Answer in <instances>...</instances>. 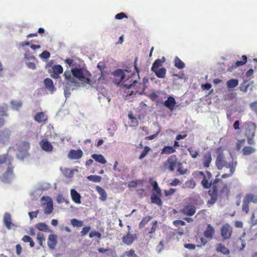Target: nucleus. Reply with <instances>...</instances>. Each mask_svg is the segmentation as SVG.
<instances>
[{
    "instance_id": "f257e3e1",
    "label": "nucleus",
    "mask_w": 257,
    "mask_h": 257,
    "mask_svg": "<svg viewBox=\"0 0 257 257\" xmlns=\"http://www.w3.org/2000/svg\"><path fill=\"white\" fill-rule=\"evenodd\" d=\"M96 81H67L64 88V94L66 99L71 94V91L79 88L88 89L90 87H95L94 85Z\"/></svg>"
},
{
    "instance_id": "f03ea898",
    "label": "nucleus",
    "mask_w": 257,
    "mask_h": 257,
    "mask_svg": "<svg viewBox=\"0 0 257 257\" xmlns=\"http://www.w3.org/2000/svg\"><path fill=\"white\" fill-rule=\"evenodd\" d=\"M5 163L8 166L6 171L3 174L1 181L6 184H10L15 178L13 172L14 166L12 165L11 159L8 154L0 156V164Z\"/></svg>"
},
{
    "instance_id": "7ed1b4c3",
    "label": "nucleus",
    "mask_w": 257,
    "mask_h": 257,
    "mask_svg": "<svg viewBox=\"0 0 257 257\" xmlns=\"http://www.w3.org/2000/svg\"><path fill=\"white\" fill-rule=\"evenodd\" d=\"M71 72L73 76L79 80H91L90 78L91 74L85 66H79L72 68Z\"/></svg>"
},
{
    "instance_id": "20e7f679",
    "label": "nucleus",
    "mask_w": 257,
    "mask_h": 257,
    "mask_svg": "<svg viewBox=\"0 0 257 257\" xmlns=\"http://www.w3.org/2000/svg\"><path fill=\"white\" fill-rule=\"evenodd\" d=\"M248 127L245 131V135L247 138V142L249 144H253V137L256 130V125L254 123L249 122L248 123Z\"/></svg>"
},
{
    "instance_id": "39448f33",
    "label": "nucleus",
    "mask_w": 257,
    "mask_h": 257,
    "mask_svg": "<svg viewBox=\"0 0 257 257\" xmlns=\"http://www.w3.org/2000/svg\"><path fill=\"white\" fill-rule=\"evenodd\" d=\"M128 231L127 234L122 237V242L127 245H131L134 241L137 239V235L136 234H131L130 232L131 226L127 225Z\"/></svg>"
},
{
    "instance_id": "423d86ee",
    "label": "nucleus",
    "mask_w": 257,
    "mask_h": 257,
    "mask_svg": "<svg viewBox=\"0 0 257 257\" xmlns=\"http://www.w3.org/2000/svg\"><path fill=\"white\" fill-rule=\"evenodd\" d=\"M12 135V131L5 127L0 130V143L5 144L8 141Z\"/></svg>"
},
{
    "instance_id": "0eeeda50",
    "label": "nucleus",
    "mask_w": 257,
    "mask_h": 257,
    "mask_svg": "<svg viewBox=\"0 0 257 257\" xmlns=\"http://www.w3.org/2000/svg\"><path fill=\"white\" fill-rule=\"evenodd\" d=\"M24 149L20 148L18 150L19 153L17 155V158L20 160L23 161L25 157L26 156L27 152L30 148L29 143L24 142L22 143Z\"/></svg>"
},
{
    "instance_id": "6e6552de",
    "label": "nucleus",
    "mask_w": 257,
    "mask_h": 257,
    "mask_svg": "<svg viewBox=\"0 0 257 257\" xmlns=\"http://www.w3.org/2000/svg\"><path fill=\"white\" fill-rule=\"evenodd\" d=\"M176 103L175 99L172 96H168L167 99L162 102L163 105L171 111H173L175 109Z\"/></svg>"
},
{
    "instance_id": "1a4fd4ad",
    "label": "nucleus",
    "mask_w": 257,
    "mask_h": 257,
    "mask_svg": "<svg viewBox=\"0 0 257 257\" xmlns=\"http://www.w3.org/2000/svg\"><path fill=\"white\" fill-rule=\"evenodd\" d=\"M232 233V228L228 224L223 225L221 229V234L224 239H229Z\"/></svg>"
},
{
    "instance_id": "9d476101",
    "label": "nucleus",
    "mask_w": 257,
    "mask_h": 257,
    "mask_svg": "<svg viewBox=\"0 0 257 257\" xmlns=\"http://www.w3.org/2000/svg\"><path fill=\"white\" fill-rule=\"evenodd\" d=\"M177 158L175 155L171 156L164 163V166H166L169 165L168 168L171 172H173L176 165Z\"/></svg>"
},
{
    "instance_id": "9b49d317",
    "label": "nucleus",
    "mask_w": 257,
    "mask_h": 257,
    "mask_svg": "<svg viewBox=\"0 0 257 257\" xmlns=\"http://www.w3.org/2000/svg\"><path fill=\"white\" fill-rule=\"evenodd\" d=\"M161 196L162 191H160V193H159V192H153L150 198L151 202L161 206L163 204L162 200L161 199Z\"/></svg>"
},
{
    "instance_id": "f8f14e48",
    "label": "nucleus",
    "mask_w": 257,
    "mask_h": 257,
    "mask_svg": "<svg viewBox=\"0 0 257 257\" xmlns=\"http://www.w3.org/2000/svg\"><path fill=\"white\" fill-rule=\"evenodd\" d=\"M42 207L44 209L45 214H50L54 209L52 199L49 197L47 200V202L43 203Z\"/></svg>"
},
{
    "instance_id": "ddd939ff",
    "label": "nucleus",
    "mask_w": 257,
    "mask_h": 257,
    "mask_svg": "<svg viewBox=\"0 0 257 257\" xmlns=\"http://www.w3.org/2000/svg\"><path fill=\"white\" fill-rule=\"evenodd\" d=\"M58 236L56 234H51L49 235L48 238L47 245L49 248L53 250L57 244Z\"/></svg>"
},
{
    "instance_id": "4468645a",
    "label": "nucleus",
    "mask_w": 257,
    "mask_h": 257,
    "mask_svg": "<svg viewBox=\"0 0 257 257\" xmlns=\"http://www.w3.org/2000/svg\"><path fill=\"white\" fill-rule=\"evenodd\" d=\"M83 153L80 149L77 150H71L68 154V158L71 160H76L81 158L83 156Z\"/></svg>"
},
{
    "instance_id": "2eb2a0df",
    "label": "nucleus",
    "mask_w": 257,
    "mask_h": 257,
    "mask_svg": "<svg viewBox=\"0 0 257 257\" xmlns=\"http://www.w3.org/2000/svg\"><path fill=\"white\" fill-rule=\"evenodd\" d=\"M226 161L224 159V155L222 153H219L217 157L215 164L218 170H221L223 167H224L226 163Z\"/></svg>"
},
{
    "instance_id": "dca6fc26",
    "label": "nucleus",
    "mask_w": 257,
    "mask_h": 257,
    "mask_svg": "<svg viewBox=\"0 0 257 257\" xmlns=\"http://www.w3.org/2000/svg\"><path fill=\"white\" fill-rule=\"evenodd\" d=\"M63 69L61 65H55L52 67L51 76L54 79H57L59 77V75L63 73Z\"/></svg>"
},
{
    "instance_id": "f3484780",
    "label": "nucleus",
    "mask_w": 257,
    "mask_h": 257,
    "mask_svg": "<svg viewBox=\"0 0 257 257\" xmlns=\"http://www.w3.org/2000/svg\"><path fill=\"white\" fill-rule=\"evenodd\" d=\"M40 145L42 149L45 152H52L53 149L52 145L47 140H42L40 142Z\"/></svg>"
},
{
    "instance_id": "a211bd4d",
    "label": "nucleus",
    "mask_w": 257,
    "mask_h": 257,
    "mask_svg": "<svg viewBox=\"0 0 257 257\" xmlns=\"http://www.w3.org/2000/svg\"><path fill=\"white\" fill-rule=\"evenodd\" d=\"M126 72L128 73V71L126 70L117 69L115 70L112 74L116 79H118L119 80H123L125 78Z\"/></svg>"
},
{
    "instance_id": "6ab92c4d",
    "label": "nucleus",
    "mask_w": 257,
    "mask_h": 257,
    "mask_svg": "<svg viewBox=\"0 0 257 257\" xmlns=\"http://www.w3.org/2000/svg\"><path fill=\"white\" fill-rule=\"evenodd\" d=\"M241 58L242 60L237 61L231 66L229 67L228 68V71H232L235 68L245 64L247 62V56L246 55H242Z\"/></svg>"
},
{
    "instance_id": "aec40b11",
    "label": "nucleus",
    "mask_w": 257,
    "mask_h": 257,
    "mask_svg": "<svg viewBox=\"0 0 257 257\" xmlns=\"http://www.w3.org/2000/svg\"><path fill=\"white\" fill-rule=\"evenodd\" d=\"M196 212L195 206L192 205H188L184 207L182 210L184 214L188 216H192Z\"/></svg>"
},
{
    "instance_id": "412c9836",
    "label": "nucleus",
    "mask_w": 257,
    "mask_h": 257,
    "mask_svg": "<svg viewBox=\"0 0 257 257\" xmlns=\"http://www.w3.org/2000/svg\"><path fill=\"white\" fill-rule=\"evenodd\" d=\"M71 197L72 200L77 204L81 203V195L74 189H71L70 190Z\"/></svg>"
},
{
    "instance_id": "4be33fe9",
    "label": "nucleus",
    "mask_w": 257,
    "mask_h": 257,
    "mask_svg": "<svg viewBox=\"0 0 257 257\" xmlns=\"http://www.w3.org/2000/svg\"><path fill=\"white\" fill-rule=\"evenodd\" d=\"M35 227L40 231L52 232V230L50 229L49 226L44 222H39L36 224Z\"/></svg>"
},
{
    "instance_id": "5701e85b",
    "label": "nucleus",
    "mask_w": 257,
    "mask_h": 257,
    "mask_svg": "<svg viewBox=\"0 0 257 257\" xmlns=\"http://www.w3.org/2000/svg\"><path fill=\"white\" fill-rule=\"evenodd\" d=\"M214 233V227L210 224H208L206 230L204 231V236L206 238H212Z\"/></svg>"
},
{
    "instance_id": "b1692460",
    "label": "nucleus",
    "mask_w": 257,
    "mask_h": 257,
    "mask_svg": "<svg viewBox=\"0 0 257 257\" xmlns=\"http://www.w3.org/2000/svg\"><path fill=\"white\" fill-rule=\"evenodd\" d=\"M4 223L8 229L11 228V225L12 224L11 215L9 213H5L4 216Z\"/></svg>"
},
{
    "instance_id": "393cba45",
    "label": "nucleus",
    "mask_w": 257,
    "mask_h": 257,
    "mask_svg": "<svg viewBox=\"0 0 257 257\" xmlns=\"http://www.w3.org/2000/svg\"><path fill=\"white\" fill-rule=\"evenodd\" d=\"M96 190L99 194L100 195L99 199L102 201H104L107 199V194L106 191L102 187L100 186H96Z\"/></svg>"
},
{
    "instance_id": "a878e982",
    "label": "nucleus",
    "mask_w": 257,
    "mask_h": 257,
    "mask_svg": "<svg viewBox=\"0 0 257 257\" xmlns=\"http://www.w3.org/2000/svg\"><path fill=\"white\" fill-rule=\"evenodd\" d=\"M91 157L96 162L104 164L106 163V160L102 154H93L91 155Z\"/></svg>"
},
{
    "instance_id": "bb28decb",
    "label": "nucleus",
    "mask_w": 257,
    "mask_h": 257,
    "mask_svg": "<svg viewBox=\"0 0 257 257\" xmlns=\"http://www.w3.org/2000/svg\"><path fill=\"white\" fill-rule=\"evenodd\" d=\"M174 63V66L179 69H182L185 67V64L178 56L175 57Z\"/></svg>"
},
{
    "instance_id": "cd10ccee",
    "label": "nucleus",
    "mask_w": 257,
    "mask_h": 257,
    "mask_svg": "<svg viewBox=\"0 0 257 257\" xmlns=\"http://www.w3.org/2000/svg\"><path fill=\"white\" fill-rule=\"evenodd\" d=\"M115 83V84L117 86L120 87H123L127 89H129L134 86L138 82V81H133V83H132L131 84H124V82L125 81H114Z\"/></svg>"
},
{
    "instance_id": "c85d7f7f",
    "label": "nucleus",
    "mask_w": 257,
    "mask_h": 257,
    "mask_svg": "<svg viewBox=\"0 0 257 257\" xmlns=\"http://www.w3.org/2000/svg\"><path fill=\"white\" fill-rule=\"evenodd\" d=\"M203 166L205 168H208L211 163L212 158L210 153L205 154L203 156Z\"/></svg>"
},
{
    "instance_id": "c756f323",
    "label": "nucleus",
    "mask_w": 257,
    "mask_h": 257,
    "mask_svg": "<svg viewBox=\"0 0 257 257\" xmlns=\"http://www.w3.org/2000/svg\"><path fill=\"white\" fill-rule=\"evenodd\" d=\"M176 152L173 147L165 146L161 150V154H171Z\"/></svg>"
},
{
    "instance_id": "7c9ffc66",
    "label": "nucleus",
    "mask_w": 257,
    "mask_h": 257,
    "mask_svg": "<svg viewBox=\"0 0 257 257\" xmlns=\"http://www.w3.org/2000/svg\"><path fill=\"white\" fill-rule=\"evenodd\" d=\"M149 182L152 186L153 192H159V193H160V191H162L156 181H154L152 178H150L149 179Z\"/></svg>"
},
{
    "instance_id": "2f4dec72",
    "label": "nucleus",
    "mask_w": 257,
    "mask_h": 257,
    "mask_svg": "<svg viewBox=\"0 0 257 257\" xmlns=\"http://www.w3.org/2000/svg\"><path fill=\"white\" fill-rule=\"evenodd\" d=\"M253 81H243L239 86L240 90L244 92H246L250 85L253 84Z\"/></svg>"
},
{
    "instance_id": "473e14b6",
    "label": "nucleus",
    "mask_w": 257,
    "mask_h": 257,
    "mask_svg": "<svg viewBox=\"0 0 257 257\" xmlns=\"http://www.w3.org/2000/svg\"><path fill=\"white\" fill-rule=\"evenodd\" d=\"M153 71H154L157 77L160 78H163L165 77L166 73V70L164 68L157 69L153 70Z\"/></svg>"
},
{
    "instance_id": "72a5a7b5",
    "label": "nucleus",
    "mask_w": 257,
    "mask_h": 257,
    "mask_svg": "<svg viewBox=\"0 0 257 257\" xmlns=\"http://www.w3.org/2000/svg\"><path fill=\"white\" fill-rule=\"evenodd\" d=\"M216 250L224 254H228L230 253L229 250L222 244H218L217 246Z\"/></svg>"
},
{
    "instance_id": "f704fd0d",
    "label": "nucleus",
    "mask_w": 257,
    "mask_h": 257,
    "mask_svg": "<svg viewBox=\"0 0 257 257\" xmlns=\"http://www.w3.org/2000/svg\"><path fill=\"white\" fill-rule=\"evenodd\" d=\"M46 88L51 93H53L55 89L53 84V81H43Z\"/></svg>"
},
{
    "instance_id": "c9c22d12",
    "label": "nucleus",
    "mask_w": 257,
    "mask_h": 257,
    "mask_svg": "<svg viewBox=\"0 0 257 257\" xmlns=\"http://www.w3.org/2000/svg\"><path fill=\"white\" fill-rule=\"evenodd\" d=\"M97 67L100 71L101 76L105 75L107 72L105 70L106 67L104 62H99L97 65Z\"/></svg>"
},
{
    "instance_id": "e433bc0d",
    "label": "nucleus",
    "mask_w": 257,
    "mask_h": 257,
    "mask_svg": "<svg viewBox=\"0 0 257 257\" xmlns=\"http://www.w3.org/2000/svg\"><path fill=\"white\" fill-rule=\"evenodd\" d=\"M255 149L250 146H245L242 149L243 154L244 155H249L255 152Z\"/></svg>"
},
{
    "instance_id": "4c0bfd02",
    "label": "nucleus",
    "mask_w": 257,
    "mask_h": 257,
    "mask_svg": "<svg viewBox=\"0 0 257 257\" xmlns=\"http://www.w3.org/2000/svg\"><path fill=\"white\" fill-rule=\"evenodd\" d=\"M201 183L203 188L206 189H209L212 185V182H209L208 179L206 178V177H204V178H203Z\"/></svg>"
},
{
    "instance_id": "58836bf2",
    "label": "nucleus",
    "mask_w": 257,
    "mask_h": 257,
    "mask_svg": "<svg viewBox=\"0 0 257 257\" xmlns=\"http://www.w3.org/2000/svg\"><path fill=\"white\" fill-rule=\"evenodd\" d=\"M87 179L89 181L94 183H99L101 181L102 178L99 176L90 175L87 177Z\"/></svg>"
},
{
    "instance_id": "ea45409f",
    "label": "nucleus",
    "mask_w": 257,
    "mask_h": 257,
    "mask_svg": "<svg viewBox=\"0 0 257 257\" xmlns=\"http://www.w3.org/2000/svg\"><path fill=\"white\" fill-rule=\"evenodd\" d=\"M71 224L73 227H81L83 225V222L82 220H79L76 218L72 219L70 220Z\"/></svg>"
},
{
    "instance_id": "a19ab883",
    "label": "nucleus",
    "mask_w": 257,
    "mask_h": 257,
    "mask_svg": "<svg viewBox=\"0 0 257 257\" xmlns=\"http://www.w3.org/2000/svg\"><path fill=\"white\" fill-rule=\"evenodd\" d=\"M45 116V114L43 112H38L36 113L34 116V119L38 123H41L43 119Z\"/></svg>"
},
{
    "instance_id": "79ce46f5",
    "label": "nucleus",
    "mask_w": 257,
    "mask_h": 257,
    "mask_svg": "<svg viewBox=\"0 0 257 257\" xmlns=\"http://www.w3.org/2000/svg\"><path fill=\"white\" fill-rule=\"evenodd\" d=\"M150 150H151V148L149 147H148L147 146H145L144 148L143 151H142L141 155H140V156L139 157V159L140 160H142L144 158H145L147 156L148 153H149V152Z\"/></svg>"
},
{
    "instance_id": "37998d69",
    "label": "nucleus",
    "mask_w": 257,
    "mask_h": 257,
    "mask_svg": "<svg viewBox=\"0 0 257 257\" xmlns=\"http://www.w3.org/2000/svg\"><path fill=\"white\" fill-rule=\"evenodd\" d=\"M12 108L16 110H18L21 107L22 103L21 101H17L15 100H12L11 101Z\"/></svg>"
},
{
    "instance_id": "c03bdc74",
    "label": "nucleus",
    "mask_w": 257,
    "mask_h": 257,
    "mask_svg": "<svg viewBox=\"0 0 257 257\" xmlns=\"http://www.w3.org/2000/svg\"><path fill=\"white\" fill-rule=\"evenodd\" d=\"M164 61H162L161 59H157L155 61V62L153 64V66L152 67V70H154L155 69H158L159 67L162 66Z\"/></svg>"
},
{
    "instance_id": "a18cd8bd",
    "label": "nucleus",
    "mask_w": 257,
    "mask_h": 257,
    "mask_svg": "<svg viewBox=\"0 0 257 257\" xmlns=\"http://www.w3.org/2000/svg\"><path fill=\"white\" fill-rule=\"evenodd\" d=\"M195 185H196L195 182L193 180H189V181H187V182H186L185 184H183V188L187 187L188 188L193 189L195 187Z\"/></svg>"
},
{
    "instance_id": "49530a36",
    "label": "nucleus",
    "mask_w": 257,
    "mask_h": 257,
    "mask_svg": "<svg viewBox=\"0 0 257 257\" xmlns=\"http://www.w3.org/2000/svg\"><path fill=\"white\" fill-rule=\"evenodd\" d=\"M151 219V217L150 216L145 217L139 224L140 228H143L145 224H146Z\"/></svg>"
},
{
    "instance_id": "de8ad7c7",
    "label": "nucleus",
    "mask_w": 257,
    "mask_h": 257,
    "mask_svg": "<svg viewBox=\"0 0 257 257\" xmlns=\"http://www.w3.org/2000/svg\"><path fill=\"white\" fill-rule=\"evenodd\" d=\"M8 107L6 104H3L0 106V115L2 116H7V111Z\"/></svg>"
},
{
    "instance_id": "09e8293b",
    "label": "nucleus",
    "mask_w": 257,
    "mask_h": 257,
    "mask_svg": "<svg viewBox=\"0 0 257 257\" xmlns=\"http://www.w3.org/2000/svg\"><path fill=\"white\" fill-rule=\"evenodd\" d=\"M63 173L66 177L70 178L73 177L74 170L68 168H65Z\"/></svg>"
},
{
    "instance_id": "8fccbe9b",
    "label": "nucleus",
    "mask_w": 257,
    "mask_h": 257,
    "mask_svg": "<svg viewBox=\"0 0 257 257\" xmlns=\"http://www.w3.org/2000/svg\"><path fill=\"white\" fill-rule=\"evenodd\" d=\"M253 194L250 193L247 194L244 197L243 201L249 204L251 202H253Z\"/></svg>"
},
{
    "instance_id": "3c124183",
    "label": "nucleus",
    "mask_w": 257,
    "mask_h": 257,
    "mask_svg": "<svg viewBox=\"0 0 257 257\" xmlns=\"http://www.w3.org/2000/svg\"><path fill=\"white\" fill-rule=\"evenodd\" d=\"M188 151L189 152V153L190 155L191 156V157L194 159L196 158L199 154L198 151H193V150L192 148H188Z\"/></svg>"
},
{
    "instance_id": "603ef678",
    "label": "nucleus",
    "mask_w": 257,
    "mask_h": 257,
    "mask_svg": "<svg viewBox=\"0 0 257 257\" xmlns=\"http://www.w3.org/2000/svg\"><path fill=\"white\" fill-rule=\"evenodd\" d=\"M91 227L90 226H87L84 227L81 231L80 232L82 236H84L90 231Z\"/></svg>"
},
{
    "instance_id": "864d4df0",
    "label": "nucleus",
    "mask_w": 257,
    "mask_h": 257,
    "mask_svg": "<svg viewBox=\"0 0 257 257\" xmlns=\"http://www.w3.org/2000/svg\"><path fill=\"white\" fill-rule=\"evenodd\" d=\"M37 240L38 241V242H39V244L41 246H43V240H45V239L44 237V235L43 234L40 233H38L37 234Z\"/></svg>"
},
{
    "instance_id": "5fc2aeb1",
    "label": "nucleus",
    "mask_w": 257,
    "mask_h": 257,
    "mask_svg": "<svg viewBox=\"0 0 257 257\" xmlns=\"http://www.w3.org/2000/svg\"><path fill=\"white\" fill-rule=\"evenodd\" d=\"M182 163H179L178 164V169L177 171L179 173L180 175H184L186 174L187 172L188 171L187 169H185V170H183L182 169Z\"/></svg>"
},
{
    "instance_id": "6e6d98bb",
    "label": "nucleus",
    "mask_w": 257,
    "mask_h": 257,
    "mask_svg": "<svg viewBox=\"0 0 257 257\" xmlns=\"http://www.w3.org/2000/svg\"><path fill=\"white\" fill-rule=\"evenodd\" d=\"M178 78L186 80L188 79V76L183 71L180 72L178 74L175 75Z\"/></svg>"
},
{
    "instance_id": "4d7b16f0",
    "label": "nucleus",
    "mask_w": 257,
    "mask_h": 257,
    "mask_svg": "<svg viewBox=\"0 0 257 257\" xmlns=\"http://www.w3.org/2000/svg\"><path fill=\"white\" fill-rule=\"evenodd\" d=\"M227 86L229 88H233L238 84V81H227Z\"/></svg>"
},
{
    "instance_id": "13d9d810",
    "label": "nucleus",
    "mask_w": 257,
    "mask_h": 257,
    "mask_svg": "<svg viewBox=\"0 0 257 257\" xmlns=\"http://www.w3.org/2000/svg\"><path fill=\"white\" fill-rule=\"evenodd\" d=\"M161 131V127L159 126V130L156 133V134H153L152 135H150L147 137H146V139L148 140H152L154 139L155 138L157 137V136L159 134V133Z\"/></svg>"
},
{
    "instance_id": "bf43d9fd",
    "label": "nucleus",
    "mask_w": 257,
    "mask_h": 257,
    "mask_svg": "<svg viewBox=\"0 0 257 257\" xmlns=\"http://www.w3.org/2000/svg\"><path fill=\"white\" fill-rule=\"evenodd\" d=\"M39 210H37L35 211L29 212L28 213V215L30 217V220H32L34 218H36L38 214H39Z\"/></svg>"
},
{
    "instance_id": "052dcab7",
    "label": "nucleus",
    "mask_w": 257,
    "mask_h": 257,
    "mask_svg": "<svg viewBox=\"0 0 257 257\" xmlns=\"http://www.w3.org/2000/svg\"><path fill=\"white\" fill-rule=\"evenodd\" d=\"M164 241H160L159 244L156 247V250L158 253L161 252L164 249Z\"/></svg>"
},
{
    "instance_id": "680f3d73",
    "label": "nucleus",
    "mask_w": 257,
    "mask_h": 257,
    "mask_svg": "<svg viewBox=\"0 0 257 257\" xmlns=\"http://www.w3.org/2000/svg\"><path fill=\"white\" fill-rule=\"evenodd\" d=\"M176 192V189L174 188H170L169 190H164L165 195L169 196L173 195Z\"/></svg>"
},
{
    "instance_id": "e2e57ef3",
    "label": "nucleus",
    "mask_w": 257,
    "mask_h": 257,
    "mask_svg": "<svg viewBox=\"0 0 257 257\" xmlns=\"http://www.w3.org/2000/svg\"><path fill=\"white\" fill-rule=\"evenodd\" d=\"M185 224L186 223L181 220H176L173 221V224L177 227L179 226H184Z\"/></svg>"
},
{
    "instance_id": "0e129e2a",
    "label": "nucleus",
    "mask_w": 257,
    "mask_h": 257,
    "mask_svg": "<svg viewBox=\"0 0 257 257\" xmlns=\"http://www.w3.org/2000/svg\"><path fill=\"white\" fill-rule=\"evenodd\" d=\"M127 15L124 13H120L115 15V18L117 20H121L123 18H127Z\"/></svg>"
},
{
    "instance_id": "69168bd1",
    "label": "nucleus",
    "mask_w": 257,
    "mask_h": 257,
    "mask_svg": "<svg viewBox=\"0 0 257 257\" xmlns=\"http://www.w3.org/2000/svg\"><path fill=\"white\" fill-rule=\"evenodd\" d=\"M40 57L44 59H48L50 56V53L47 51H44L40 55Z\"/></svg>"
},
{
    "instance_id": "338daca9",
    "label": "nucleus",
    "mask_w": 257,
    "mask_h": 257,
    "mask_svg": "<svg viewBox=\"0 0 257 257\" xmlns=\"http://www.w3.org/2000/svg\"><path fill=\"white\" fill-rule=\"evenodd\" d=\"M56 201L58 203L61 204L65 201V199L62 194H58L56 197Z\"/></svg>"
},
{
    "instance_id": "774afa93",
    "label": "nucleus",
    "mask_w": 257,
    "mask_h": 257,
    "mask_svg": "<svg viewBox=\"0 0 257 257\" xmlns=\"http://www.w3.org/2000/svg\"><path fill=\"white\" fill-rule=\"evenodd\" d=\"M212 87V85L209 83H206L205 84H201V88L204 90H208L210 89Z\"/></svg>"
}]
</instances>
